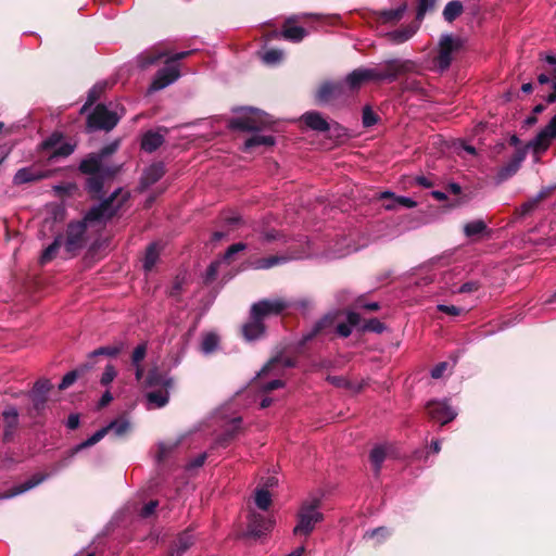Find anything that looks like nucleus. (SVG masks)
<instances>
[{
	"label": "nucleus",
	"mask_w": 556,
	"mask_h": 556,
	"mask_svg": "<svg viewBox=\"0 0 556 556\" xmlns=\"http://www.w3.org/2000/svg\"><path fill=\"white\" fill-rule=\"evenodd\" d=\"M464 12L463 3L459 0H452L446 3L442 12L443 18L447 23H453Z\"/></svg>",
	"instance_id": "39"
},
{
	"label": "nucleus",
	"mask_w": 556,
	"mask_h": 556,
	"mask_svg": "<svg viewBox=\"0 0 556 556\" xmlns=\"http://www.w3.org/2000/svg\"><path fill=\"white\" fill-rule=\"evenodd\" d=\"M125 350V343L119 341L113 345L100 346L92 351V356L116 357Z\"/></svg>",
	"instance_id": "43"
},
{
	"label": "nucleus",
	"mask_w": 556,
	"mask_h": 556,
	"mask_svg": "<svg viewBox=\"0 0 556 556\" xmlns=\"http://www.w3.org/2000/svg\"><path fill=\"white\" fill-rule=\"evenodd\" d=\"M486 224L482 219L473 220L470 223H467L464 226V233L467 237H473L477 235H481L486 230Z\"/></svg>",
	"instance_id": "49"
},
{
	"label": "nucleus",
	"mask_w": 556,
	"mask_h": 556,
	"mask_svg": "<svg viewBox=\"0 0 556 556\" xmlns=\"http://www.w3.org/2000/svg\"><path fill=\"white\" fill-rule=\"evenodd\" d=\"M289 257L285 255H270L267 257H262L253 262V267L255 269H268L276 265L287 263Z\"/></svg>",
	"instance_id": "41"
},
{
	"label": "nucleus",
	"mask_w": 556,
	"mask_h": 556,
	"mask_svg": "<svg viewBox=\"0 0 556 556\" xmlns=\"http://www.w3.org/2000/svg\"><path fill=\"white\" fill-rule=\"evenodd\" d=\"M427 413L431 420L444 426L456 417V412L447 404L446 401L432 400L426 405Z\"/></svg>",
	"instance_id": "12"
},
{
	"label": "nucleus",
	"mask_w": 556,
	"mask_h": 556,
	"mask_svg": "<svg viewBox=\"0 0 556 556\" xmlns=\"http://www.w3.org/2000/svg\"><path fill=\"white\" fill-rule=\"evenodd\" d=\"M266 326L260 318L250 312L249 320L241 327V334L247 341H255L265 336Z\"/></svg>",
	"instance_id": "17"
},
{
	"label": "nucleus",
	"mask_w": 556,
	"mask_h": 556,
	"mask_svg": "<svg viewBox=\"0 0 556 556\" xmlns=\"http://www.w3.org/2000/svg\"><path fill=\"white\" fill-rule=\"evenodd\" d=\"M386 329L387 326L377 318H370L362 326V331L364 332L382 333Z\"/></svg>",
	"instance_id": "52"
},
{
	"label": "nucleus",
	"mask_w": 556,
	"mask_h": 556,
	"mask_svg": "<svg viewBox=\"0 0 556 556\" xmlns=\"http://www.w3.org/2000/svg\"><path fill=\"white\" fill-rule=\"evenodd\" d=\"M402 89L403 91H412V92H415L421 97H426L427 96V91L426 89L424 88L420 80H417V79H405L403 83H402Z\"/></svg>",
	"instance_id": "50"
},
{
	"label": "nucleus",
	"mask_w": 556,
	"mask_h": 556,
	"mask_svg": "<svg viewBox=\"0 0 556 556\" xmlns=\"http://www.w3.org/2000/svg\"><path fill=\"white\" fill-rule=\"evenodd\" d=\"M387 457V452L382 446H375L369 454V459L374 466L375 473L378 475L380 472L382 463Z\"/></svg>",
	"instance_id": "45"
},
{
	"label": "nucleus",
	"mask_w": 556,
	"mask_h": 556,
	"mask_svg": "<svg viewBox=\"0 0 556 556\" xmlns=\"http://www.w3.org/2000/svg\"><path fill=\"white\" fill-rule=\"evenodd\" d=\"M247 249V244L243 242L233 243L224 253V261L230 263L235 254L244 251Z\"/></svg>",
	"instance_id": "57"
},
{
	"label": "nucleus",
	"mask_w": 556,
	"mask_h": 556,
	"mask_svg": "<svg viewBox=\"0 0 556 556\" xmlns=\"http://www.w3.org/2000/svg\"><path fill=\"white\" fill-rule=\"evenodd\" d=\"M177 446V443L168 444V443H160L157 448V462H163L166 457L172 453V451Z\"/></svg>",
	"instance_id": "63"
},
{
	"label": "nucleus",
	"mask_w": 556,
	"mask_h": 556,
	"mask_svg": "<svg viewBox=\"0 0 556 556\" xmlns=\"http://www.w3.org/2000/svg\"><path fill=\"white\" fill-rule=\"evenodd\" d=\"M327 381L337 388L352 389V383L343 376H328Z\"/></svg>",
	"instance_id": "62"
},
{
	"label": "nucleus",
	"mask_w": 556,
	"mask_h": 556,
	"mask_svg": "<svg viewBox=\"0 0 556 556\" xmlns=\"http://www.w3.org/2000/svg\"><path fill=\"white\" fill-rule=\"evenodd\" d=\"M278 363H281L282 366L286 368H291V367L295 366V362L290 357H287V358L274 357L262 368L260 375L269 372L274 368V366Z\"/></svg>",
	"instance_id": "54"
},
{
	"label": "nucleus",
	"mask_w": 556,
	"mask_h": 556,
	"mask_svg": "<svg viewBox=\"0 0 556 556\" xmlns=\"http://www.w3.org/2000/svg\"><path fill=\"white\" fill-rule=\"evenodd\" d=\"M2 418L4 424L2 440L3 442H11L15 430L18 427V412L14 406H8L2 412Z\"/></svg>",
	"instance_id": "20"
},
{
	"label": "nucleus",
	"mask_w": 556,
	"mask_h": 556,
	"mask_svg": "<svg viewBox=\"0 0 556 556\" xmlns=\"http://www.w3.org/2000/svg\"><path fill=\"white\" fill-rule=\"evenodd\" d=\"M166 55V51H160L155 48L147 50L138 56V65L140 68L146 70L151 65L156 64L161 59H163Z\"/></svg>",
	"instance_id": "31"
},
{
	"label": "nucleus",
	"mask_w": 556,
	"mask_h": 556,
	"mask_svg": "<svg viewBox=\"0 0 556 556\" xmlns=\"http://www.w3.org/2000/svg\"><path fill=\"white\" fill-rule=\"evenodd\" d=\"M104 91V86L94 85L89 91L87 97V105H93L97 100L100 99L101 94Z\"/></svg>",
	"instance_id": "61"
},
{
	"label": "nucleus",
	"mask_w": 556,
	"mask_h": 556,
	"mask_svg": "<svg viewBox=\"0 0 556 556\" xmlns=\"http://www.w3.org/2000/svg\"><path fill=\"white\" fill-rule=\"evenodd\" d=\"M345 93L343 81H325L316 91L315 98L318 103H328Z\"/></svg>",
	"instance_id": "15"
},
{
	"label": "nucleus",
	"mask_w": 556,
	"mask_h": 556,
	"mask_svg": "<svg viewBox=\"0 0 556 556\" xmlns=\"http://www.w3.org/2000/svg\"><path fill=\"white\" fill-rule=\"evenodd\" d=\"M147 350H148V346H147L146 342L137 345L131 354V364L132 365H141V362L144 359V357L147 355Z\"/></svg>",
	"instance_id": "56"
},
{
	"label": "nucleus",
	"mask_w": 556,
	"mask_h": 556,
	"mask_svg": "<svg viewBox=\"0 0 556 556\" xmlns=\"http://www.w3.org/2000/svg\"><path fill=\"white\" fill-rule=\"evenodd\" d=\"M337 314L328 313L318 319L313 327L302 336L300 341L301 345H305L307 342L312 341L314 338L320 336H328L332 331H334Z\"/></svg>",
	"instance_id": "11"
},
{
	"label": "nucleus",
	"mask_w": 556,
	"mask_h": 556,
	"mask_svg": "<svg viewBox=\"0 0 556 556\" xmlns=\"http://www.w3.org/2000/svg\"><path fill=\"white\" fill-rule=\"evenodd\" d=\"M76 147V141L65 140V135L62 131L54 130L41 141L39 149L41 151H51L48 159L49 161H53L68 157L75 152Z\"/></svg>",
	"instance_id": "5"
},
{
	"label": "nucleus",
	"mask_w": 556,
	"mask_h": 556,
	"mask_svg": "<svg viewBox=\"0 0 556 556\" xmlns=\"http://www.w3.org/2000/svg\"><path fill=\"white\" fill-rule=\"evenodd\" d=\"M130 427L131 426L129 420L124 417H119L111 421L108 426L96 431L87 440L66 451V455L63 458L64 464L67 465L72 460V458L80 451L91 447L98 442H100L105 437V434H108V432L113 431L116 437H123L129 432Z\"/></svg>",
	"instance_id": "2"
},
{
	"label": "nucleus",
	"mask_w": 556,
	"mask_h": 556,
	"mask_svg": "<svg viewBox=\"0 0 556 556\" xmlns=\"http://www.w3.org/2000/svg\"><path fill=\"white\" fill-rule=\"evenodd\" d=\"M104 179L100 174L89 175L85 182V190L93 200H101L103 197Z\"/></svg>",
	"instance_id": "27"
},
{
	"label": "nucleus",
	"mask_w": 556,
	"mask_h": 556,
	"mask_svg": "<svg viewBox=\"0 0 556 556\" xmlns=\"http://www.w3.org/2000/svg\"><path fill=\"white\" fill-rule=\"evenodd\" d=\"M306 35H307L306 29L302 26H296L292 18H288L283 23L281 31H274V34H273V36L275 38L281 37V38L292 41V42L302 41Z\"/></svg>",
	"instance_id": "18"
},
{
	"label": "nucleus",
	"mask_w": 556,
	"mask_h": 556,
	"mask_svg": "<svg viewBox=\"0 0 556 556\" xmlns=\"http://www.w3.org/2000/svg\"><path fill=\"white\" fill-rule=\"evenodd\" d=\"M275 142H276V140H275V137H273V136L255 134L244 141L243 150L245 152H252L261 146H264L266 148L273 147L275 144Z\"/></svg>",
	"instance_id": "32"
},
{
	"label": "nucleus",
	"mask_w": 556,
	"mask_h": 556,
	"mask_svg": "<svg viewBox=\"0 0 556 556\" xmlns=\"http://www.w3.org/2000/svg\"><path fill=\"white\" fill-rule=\"evenodd\" d=\"M251 115L230 118L227 123L229 130L260 132L271 124L269 116L255 109H250Z\"/></svg>",
	"instance_id": "6"
},
{
	"label": "nucleus",
	"mask_w": 556,
	"mask_h": 556,
	"mask_svg": "<svg viewBox=\"0 0 556 556\" xmlns=\"http://www.w3.org/2000/svg\"><path fill=\"white\" fill-rule=\"evenodd\" d=\"M88 241L87 226L85 222L72 220L67 224L64 241L65 251L75 256L86 245Z\"/></svg>",
	"instance_id": "8"
},
{
	"label": "nucleus",
	"mask_w": 556,
	"mask_h": 556,
	"mask_svg": "<svg viewBox=\"0 0 556 556\" xmlns=\"http://www.w3.org/2000/svg\"><path fill=\"white\" fill-rule=\"evenodd\" d=\"M119 141L116 140L114 142H111L104 147H102L98 152H96L102 160L106 159L108 156L115 153L118 149Z\"/></svg>",
	"instance_id": "64"
},
{
	"label": "nucleus",
	"mask_w": 556,
	"mask_h": 556,
	"mask_svg": "<svg viewBox=\"0 0 556 556\" xmlns=\"http://www.w3.org/2000/svg\"><path fill=\"white\" fill-rule=\"evenodd\" d=\"M437 0H418L416 21L420 23L428 11H431L435 7Z\"/></svg>",
	"instance_id": "53"
},
{
	"label": "nucleus",
	"mask_w": 556,
	"mask_h": 556,
	"mask_svg": "<svg viewBox=\"0 0 556 556\" xmlns=\"http://www.w3.org/2000/svg\"><path fill=\"white\" fill-rule=\"evenodd\" d=\"M115 216V212L110 211L108 208V202H100L98 205H94L91 208H89V211L80 220L85 222V225L88 226V224L91 223H102L111 220Z\"/></svg>",
	"instance_id": "19"
},
{
	"label": "nucleus",
	"mask_w": 556,
	"mask_h": 556,
	"mask_svg": "<svg viewBox=\"0 0 556 556\" xmlns=\"http://www.w3.org/2000/svg\"><path fill=\"white\" fill-rule=\"evenodd\" d=\"M219 343L218 336L216 333L210 332L206 333L203 337L202 343H201V350L205 354H210L214 352Z\"/></svg>",
	"instance_id": "48"
},
{
	"label": "nucleus",
	"mask_w": 556,
	"mask_h": 556,
	"mask_svg": "<svg viewBox=\"0 0 556 556\" xmlns=\"http://www.w3.org/2000/svg\"><path fill=\"white\" fill-rule=\"evenodd\" d=\"M117 371L112 364H108L100 379L102 386H109L116 377Z\"/></svg>",
	"instance_id": "60"
},
{
	"label": "nucleus",
	"mask_w": 556,
	"mask_h": 556,
	"mask_svg": "<svg viewBox=\"0 0 556 556\" xmlns=\"http://www.w3.org/2000/svg\"><path fill=\"white\" fill-rule=\"evenodd\" d=\"M320 505L321 501L317 497L302 504L298 513V523L293 529L294 535H309L316 523L324 520V515L318 511Z\"/></svg>",
	"instance_id": "3"
},
{
	"label": "nucleus",
	"mask_w": 556,
	"mask_h": 556,
	"mask_svg": "<svg viewBox=\"0 0 556 556\" xmlns=\"http://www.w3.org/2000/svg\"><path fill=\"white\" fill-rule=\"evenodd\" d=\"M165 138L159 131L148 130L141 139V149L148 153L156 151L163 143Z\"/></svg>",
	"instance_id": "28"
},
{
	"label": "nucleus",
	"mask_w": 556,
	"mask_h": 556,
	"mask_svg": "<svg viewBox=\"0 0 556 556\" xmlns=\"http://www.w3.org/2000/svg\"><path fill=\"white\" fill-rule=\"evenodd\" d=\"M406 9H407V3L404 2L396 9L383 10V11L379 12V18L383 23L399 22L403 17Z\"/></svg>",
	"instance_id": "42"
},
{
	"label": "nucleus",
	"mask_w": 556,
	"mask_h": 556,
	"mask_svg": "<svg viewBox=\"0 0 556 556\" xmlns=\"http://www.w3.org/2000/svg\"><path fill=\"white\" fill-rule=\"evenodd\" d=\"M553 140L552 137H548L547 132L542 129L533 140L528 142L523 148H532L535 153L544 152L548 149L551 141Z\"/></svg>",
	"instance_id": "37"
},
{
	"label": "nucleus",
	"mask_w": 556,
	"mask_h": 556,
	"mask_svg": "<svg viewBox=\"0 0 556 556\" xmlns=\"http://www.w3.org/2000/svg\"><path fill=\"white\" fill-rule=\"evenodd\" d=\"M271 529V522L265 516L253 513L249 517L245 536L260 539Z\"/></svg>",
	"instance_id": "16"
},
{
	"label": "nucleus",
	"mask_w": 556,
	"mask_h": 556,
	"mask_svg": "<svg viewBox=\"0 0 556 556\" xmlns=\"http://www.w3.org/2000/svg\"><path fill=\"white\" fill-rule=\"evenodd\" d=\"M365 76L363 74L362 67L355 68L351 73H349L343 80V84L345 86V89H348L350 92H358L359 89L364 84H366Z\"/></svg>",
	"instance_id": "30"
},
{
	"label": "nucleus",
	"mask_w": 556,
	"mask_h": 556,
	"mask_svg": "<svg viewBox=\"0 0 556 556\" xmlns=\"http://www.w3.org/2000/svg\"><path fill=\"white\" fill-rule=\"evenodd\" d=\"M144 382L149 388L161 387V389H169L174 384L173 378L166 377V375L156 367L148 371Z\"/></svg>",
	"instance_id": "25"
},
{
	"label": "nucleus",
	"mask_w": 556,
	"mask_h": 556,
	"mask_svg": "<svg viewBox=\"0 0 556 556\" xmlns=\"http://www.w3.org/2000/svg\"><path fill=\"white\" fill-rule=\"evenodd\" d=\"M53 384L48 379H39L35 382L28 397L31 402V407L28 409V415L33 418L42 416Z\"/></svg>",
	"instance_id": "9"
},
{
	"label": "nucleus",
	"mask_w": 556,
	"mask_h": 556,
	"mask_svg": "<svg viewBox=\"0 0 556 556\" xmlns=\"http://www.w3.org/2000/svg\"><path fill=\"white\" fill-rule=\"evenodd\" d=\"M283 52L278 49H270L266 51L263 55V61L266 64H276L282 60Z\"/></svg>",
	"instance_id": "58"
},
{
	"label": "nucleus",
	"mask_w": 556,
	"mask_h": 556,
	"mask_svg": "<svg viewBox=\"0 0 556 556\" xmlns=\"http://www.w3.org/2000/svg\"><path fill=\"white\" fill-rule=\"evenodd\" d=\"M166 173L163 162H155L146 168L140 178V188L144 190L157 182Z\"/></svg>",
	"instance_id": "21"
},
{
	"label": "nucleus",
	"mask_w": 556,
	"mask_h": 556,
	"mask_svg": "<svg viewBox=\"0 0 556 556\" xmlns=\"http://www.w3.org/2000/svg\"><path fill=\"white\" fill-rule=\"evenodd\" d=\"M99 356H92V352H90L87 356L86 362L80 364L77 369L84 377L88 371L92 370L96 367Z\"/></svg>",
	"instance_id": "59"
},
{
	"label": "nucleus",
	"mask_w": 556,
	"mask_h": 556,
	"mask_svg": "<svg viewBox=\"0 0 556 556\" xmlns=\"http://www.w3.org/2000/svg\"><path fill=\"white\" fill-rule=\"evenodd\" d=\"M417 68L416 62L401 59L387 60L381 67H362L367 83L394 81L399 76L417 72Z\"/></svg>",
	"instance_id": "1"
},
{
	"label": "nucleus",
	"mask_w": 556,
	"mask_h": 556,
	"mask_svg": "<svg viewBox=\"0 0 556 556\" xmlns=\"http://www.w3.org/2000/svg\"><path fill=\"white\" fill-rule=\"evenodd\" d=\"M539 203L533 199H529L523 202L519 207H516L514 212V217L516 220L522 219L529 215H531L538 207Z\"/></svg>",
	"instance_id": "44"
},
{
	"label": "nucleus",
	"mask_w": 556,
	"mask_h": 556,
	"mask_svg": "<svg viewBox=\"0 0 556 556\" xmlns=\"http://www.w3.org/2000/svg\"><path fill=\"white\" fill-rule=\"evenodd\" d=\"M255 504L262 510H267L271 504V496L267 489H257L255 492Z\"/></svg>",
	"instance_id": "47"
},
{
	"label": "nucleus",
	"mask_w": 556,
	"mask_h": 556,
	"mask_svg": "<svg viewBox=\"0 0 556 556\" xmlns=\"http://www.w3.org/2000/svg\"><path fill=\"white\" fill-rule=\"evenodd\" d=\"M301 119L308 128L313 130L326 132L330 129V124L317 111H309L304 113Z\"/></svg>",
	"instance_id": "24"
},
{
	"label": "nucleus",
	"mask_w": 556,
	"mask_h": 556,
	"mask_svg": "<svg viewBox=\"0 0 556 556\" xmlns=\"http://www.w3.org/2000/svg\"><path fill=\"white\" fill-rule=\"evenodd\" d=\"M121 116L116 112L110 111L105 104L99 103L87 116L86 128L88 131L112 130L119 122Z\"/></svg>",
	"instance_id": "7"
},
{
	"label": "nucleus",
	"mask_w": 556,
	"mask_h": 556,
	"mask_svg": "<svg viewBox=\"0 0 556 556\" xmlns=\"http://www.w3.org/2000/svg\"><path fill=\"white\" fill-rule=\"evenodd\" d=\"M380 198L382 200H390L384 204V207L389 211L394 210L397 205H402L408 208L415 207L417 202L407 197H396L390 191L382 192Z\"/></svg>",
	"instance_id": "29"
},
{
	"label": "nucleus",
	"mask_w": 556,
	"mask_h": 556,
	"mask_svg": "<svg viewBox=\"0 0 556 556\" xmlns=\"http://www.w3.org/2000/svg\"><path fill=\"white\" fill-rule=\"evenodd\" d=\"M194 543L193 536L187 532L180 534L175 541L172 556H182Z\"/></svg>",
	"instance_id": "40"
},
{
	"label": "nucleus",
	"mask_w": 556,
	"mask_h": 556,
	"mask_svg": "<svg viewBox=\"0 0 556 556\" xmlns=\"http://www.w3.org/2000/svg\"><path fill=\"white\" fill-rule=\"evenodd\" d=\"M466 40L459 36L452 34H443L438 45V54L434 63L441 72L450 68L453 55L460 52L465 48Z\"/></svg>",
	"instance_id": "4"
},
{
	"label": "nucleus",
	"mask_w": 556,
	"mask_h": 556,
	"mask_svg": "<svg viewBox=\"0 0 556 556\" xmlns=\"http://www.w3.org/2000/svg\"><path fill=\"white\" fill-rule=\"evenodd\" d=\"M43 480H45V476L43 475L36 473L31 478H29L27 481H25V482H23V483H21L18 485H15L11 490H9L8 494L4 495V497H12V496L20 495V494H22V493H24V492H26V491L37 486Z\"/></svg>",
	"instance_id": "35"
},
{
	"label": "nucleus",
	"mask_w": 556,
	"mask_h": 556,
	"mask_svg": "<svg viewBox=\"0 0 556 556\" xmlns=\"http://www.w3.org/2000/svg\"><path fill=\"white\" fill-rule=\"evenodd\" d=\"M103 160L96 153H89L79 163L78 170L84 175H97L100 174Z\"/></svg>",
	"instance_id": "26"
},
{
	"label": "nucleus",
	"mask_w": 556,
	"mask_h": 556,
	"mask_svg": "<svg viewBox=\"0 0 556 556\" xmlns=\"http://www.w3.org/2000/svg\"><path fill=\"white\" fill-rule=\"evenodd\" d=\"M242 419L240 417L233 418L231 427L225 430V432L217 439V443L222 447H227L229 443L237 437L240 431V425Z\"/></svg>",
	"instance_id": "38"
},
{
	"label": "nucleus",
	"mask_w": 556,
	"mask_h": 556,
	"mask_svg": "<svg viewBox=\"0 0 556 556\" xmlns=\"http://www.w3.org/2000/svg\"><path fill=\"white\" fill-rule=\"evenodd\" d=\"M527 156V148H518L515 150L514 154L511 155L510 160L501 166L496 174V180L498 184L509 179L514 175L517 174L519 170L522 162L526 160Z\"/></svg>",
	"instance_id": "13"
},
{
	"label": "nucleus",
	"mask_w": 556,
	"mask_h": 556,
	"mask_svg": "<svg viewBox=\"0 0 556 556\" xmlns=\"http://www.w3.org/2000/svg\"><path fill=\"white\" fill-rule=\"evenodd\" d=\"M129 193L123 192L122 188L116 189L113 193H111L108 198L103 199L101 202H108V208L110 211H114L115 215L118 214V211L122 208L124 203L128 201Z\"/></svg>",
	"instance_id": "33"
},
{
	"label": "nucleus",
	"mask_w": 556,
	"mask_h": 556,
	"mask_svg": "<svg viewBox=\"0 0 556 556\" xmlns=\"http://www.w3.org/2000/svg\"><path fill=\"white\" fill-rule=\"evenodd\" d=\"M287 307V302L281 299H264L256 303H253L250 308V312L254 314L255 318H260L262 321H264V319L269 316L280 315Z\"/></svg>",
	"instance_id": "10"
},
{
	"label": "nucleus",
	"mask_w": 556,
	"mask_h": 556,
	"mask_svg": "<svg viewBox=\"0 0 556 556\" xmlns=\"http://www.w3.org/2000/svg\"><path fill=\"white\" fill-rule=\"evenodd\" d=\"M48 177L49 174L47 172L36 169L33 166L23 167L15 173L13 177V184L20 186L24 184L37 182Z\"/></svg>",
	"instance_id": "22"
},
{
	"label": "nucleus",
	"mask_w": 556,
	"mask_h": 556,
	"mask_svg": "<svg viewBox=\"0 0 556 556\" xmlns=\"http://www.w3.org/2000/svg\"><path fill=\"white\" fill-rule=\"evenodd\" d=\"M160 254L161 245L157 242H152L147 247L142 264L146 271H151L153 269L160 258Z\"/></svg>",
	"instance_id": "34"
},
{
	"label": "nucleus",
	"mask_w": 556,
	"mask_h": 556,
	"mask_svg": "<svg viewBox=\"0 0 556 556\" xmlns=\"http://www.w3.org/2000/svg\"><path fill=\"white\" fill-rule=\"evenodd\" d=\"M63 244V235L59 233L55 236L53 242L49 244L41 253L39 263L41 265H45L49 262H51L58 254L61 245Z\"/></svg>",
	"instance_id": "36"
},
{
	"label": "nucleus",
	"mask_w": 556,
	"mask_h": 556,
	"mask_svg": "<svg viewBox=\"0 0 556 556\" xmlns=\"http://www.w3.org/2000/svg\"><path fill=\"white\" fill-rule=\"evenodd\" d=\"M380 117L369 105H365L362 114V123L365 128H369L379 122Z\"/></svg>",
	"instance_id": "51"
},
{
	"label": "nucleus",
	"mask_w": 556,
	"mask_h": 556,
	"mask_svg": "<svg viewBox=\"0 0 556 556\" xmlns=\"http://www.w3.org/2000/svg\"><path fill=\"white\" fill-rule=\"evenodd\" d=\"M420 23H410L395 30L389 31L386 36L394 45L409 40L418 30Z\"/></svg>",
	"instance_id": "23"
},
{
	"label": "nucleus",
	"mask_w": 556,
	"mask_h": 556,
	"mask_svg": "<svg viewBox=\"0 0 556 556\" xmlns=\"http://www.w3.org/2000/svg\"><path fill=\"white\" fill-rule=\"evenodd\" d=\"M83 377L77 367L71 371H68L62 379L59 384L60 390H65L70 388L78 378Z\"/></svg>",
	"instance_id": "55"
},
{
	"label": "nucleus",
	"mask_w": 556,
	"mask_h": 556,
	"mask_svg": "<svg viewBox=\"0 0 556 556\" xmlns=\"http://www.w3.org/2000/svg\"><path fill=\"white\" fill-rule=\"evenodd\" d=\"M147 399L150 403L155 404L157 407H163L168 403L169 394L168 389H160L156 391H151L147 394Z\"/></svg>",
	"instance_id": "46"
},
{
	"label": "nucleus",
	"mask_w": 556,
	"mask_h": 556,
	"mask_svg": "<svg viewBox=\"0 0 556 556\" xmlns=\"http://www.w3.org/2000/svg\"><path fill=\"white\" fill-rule=\"evenodd\" d=\"M180 76V72L176 66L167 65L159 70L148 89L149 93L162 90L176 81Z\"/></svg>",
	"instance_id": "14"
}]
</instances>
